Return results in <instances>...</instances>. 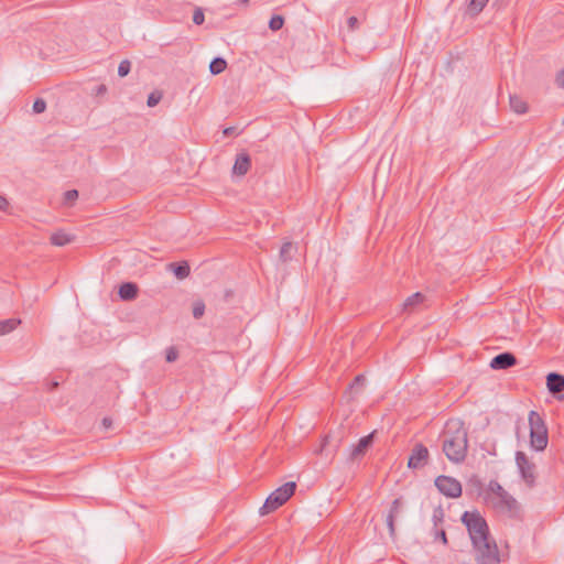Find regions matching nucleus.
Returning <instances> with one entry per match:
<instances>
[{"label": "nucleus", "mask_w": 564, "mask_h": 564, "mask_svg": "<svg viewBox=\"0 0 564 564\" xmlns=\"http://www.w3.org/2000/svg\"><path fill=\"white\" fill-rule=\"evenodd\" d=\"M118 293L123 301L134 300L138 295V285L132 282H124L120 285Z\"/></svg>", "instance_id": "14"}, {"label": "nucleus", "mask_w": 564, "mask_h": 564, "mask_svg": "<svg viewBox=\"0 0 564 564\" xmlns=\"http://www.w3.org/2000/svg\"><path fill=\"white\" fill-rule=\"evenodd\" d=\"M204 21H205V15H204L203 10L200 8H197L193 14V22L197 25H200L204 23Z\"/></svg>", "instance_id": "30"}, {"label": "nucleus", "mask_w": 564, "mask_h": 564, "mask_svg": "<svg viewBox=\"0 0 564 564\" xmlns=\"http://www.w3.org/2000/svg\"><path fill=\"white\" fill-rule=\"evenodd\" d=\"M232 130H234L232 128H227L224 130V133L229 134V133H231Z\"/></svg>", "instance_id": "42"}, {"label": "nucleus", "mask_w": 564, "mask_h": 564, "mask_svg": "<svg viewBox=\"0 0 564 564\" xmlns=\"http://www.w3.org/2000/svg\"><path fill=\"white\" fill-rule=\"evenodd\" d=\"M130 69H131L130 61L123 59V61L120 62V64L118 66V75L120 77H124V76H127L130 73Z\"/></svg>", "instance_id": "25"}, {"label": "nucleus", "mask_w": 564, "mask_h": 564, "mask_svg": "<svg viewBox=\"0 0 564 564\" xmlns=\"http://www.w3.org/2000/svg\"><path fill=\"white\" fill-rule=\"evenodd\" d=\"M546 387L552 394L564 390V376L557 372H550L546 377Z\"/></svg>", "instance_id": "13"}, {"label": "nucleus", "mask_w": 564, "mask_h": 564, "mask_svg": "<svg viewBox=\"0 0 564 564\" xmlns=\"http://www.w3.org/2000/svg\"><path fill=\"white\" fill-rule=\"evenodd\" d=\"M505 492H506V490L502 488V486L498 481L490 480L486 496L498 497Z\"/></svg>", "instance_id": "21"}, {"label": "nucleus", "mask_w": 564, "mask_h": 564, "mask_svg": "<svg viewBox=\"0 0 564 564\" xmlns=\"http://www.w3.org/2000/svg\"><path fill=\"white\" fill-rule=\"evenodd\" d=\"M250 0H238L237 4L248 6Z\"/></svg>", "instance_id": "40"}, {"label": "nucleus", "mask_w": 564, "mask_h": 564, "mask_svg": "<svg viewBox=\"0 0 564 564\" xmlns=\"http://www.w3.org/2000/svg\"><path fill=\"white\" fill-rule=\"evenodd\" d=\"M435 486L446 497L458 498L462 495V485L453 477L441 475L435 479Z\"/></svg>", "instance_id": "7"}, {"label": "nucleus", "mask_w": 564, "mask_h": 564, "mask_svg": "<svg viewBox=\"0 0 564 564\" xmlns=\"http://www.w3.org/2000/svg\"><path fill=\"white\" fill-rule=\"evenodd\" d=\"M394 520H395V518H393V514L387 516V525H388L389 533L391 536H394V533H395Z\"/></svg>", "instance_id": "32"}, {"label": "nucleus", "mask_w": 564, "mask_h": 564, "mask_svg": "<svg viewBox=\"0 0 564 564\" xmlns=\"http://www.w3.org/2000/svg\"><path fill=\"white\" fill-rule=\"evenodd\" d=\"M516 364V356L509 351H506L495 356L490 361V367L495 370H503L513 367Z\"/></svg>", "instance_id": "11"}, {"label": "nucleus", "mask_w": 564, "mask_h": 564, "mask_svg": "<svg viewBox=\"0 0 564 564\" xmlns=\"http://www.w3.org/2000/svg\"><path fill=\"white\" fill-rule=\"evenodd\" d=\"M177 359V351L174 348H170L166 352V361L173 362Z\"/></svg>", "instance_id": "35"}, {"label": "nucleus", "mask_w": 564, "mask_h": 564, "mask_svg": "<svg viewBox=\"0 0 564 564\" xmlns=\"http://www.w3.org/2000/svg\"><path fill=\"white\" fill-rule=\"evenodd\" d=\"M477 552L478 564H499L500 556L496 542L494 540L486 541L474 546Z\"/></svg>", "instance_id": "5"}, {"label": "nucleus", "mask_w": 564, "mask_h": 564, "mask_svg": "<svg viewBox=\"0 0 564 564\" xmlns=\"http://www.w3.org/2000/svg\"><path fill=\"white\" fill-rule=\"evenodd\" d=\"M429 449L423 444H416L409 458L408 466L410 468H421L427 463Z\"/></svg>", "instance_id": "9"}, {"label": "nucleus", "mask_w": 564, "mask_h": 564, "mask_svg": "<svg viewBox=\"0 0 564 564\" xmlns=\"http://www.w3.org/2000/svg\"><path fill=\"white\" fill-rule=\"evenodd\" d=\"M251 166L250 155L246 152L237 154L235 164L232 166V173L237 176H243L248 173Z\"/></svg>", "instance_id": "12"}, {"label": "nucleus", "mask_w": 564, "mask_h": 564, "mask_svg": "<svg viewBox=\"0 0 564 564\" xmlns=\"http://www.w3.org/2000/svg\"><path fill=\"white\" fill-rule=\"evenodd\" d=\"M19 323L20 321L15 318L0 321V336L7 335L14 330Z\"/></svg>", "instance_id": "19"}, {"label": "nucleus", "mask_w": 564, "mask_h": 564, "mask_svg": "<svg viewBox=\"0 0 564 564\" xmlns=\"http://www.w3.org/2000/svg\"><path fill=\"white\" fill-rule=\"evenodd\" d=\"M489 0H471L470 10L478 14L486 7Z\"/></svg>", "instance_id": "26"}, {"label": "nucleus", "mask_w": 564, "mask_h": 564, "mask_svg": "<svg viewBox=\"0 0 564 564\" xmlns=\"http://www.w3.org/2000/svg\"><path fill=\"white\" fill-rule=\"evenodd\" d=\"M102 426L107 430L110 429L112 425V421L109 417H104L101 421Z\"/></svg>", "instance_id": "38"}, {"label": "nucleus", "mask_w": 564, "mask_h": 564, "mask_svg": "<svg viewBox=\"0 0 564 564\" xmlns=\"http://www.w3.org/2000/svg\"><path fill=\"white\" fill-rule=\"evenodd\" d=\"M562 123H563V126H564V117H563Z\"/></svg>", "instance_id": "44"}, {"label": "nucleus", "mask_w": 564, "mask_h": 564, "mask_svg": "<svg viewBox=\"0 0 564 564\" xmlns=\"http://www.w3.org/2000/svg\"><path fill=\"white\" fill-rule=\"evenodd\" d=\"M425 296L421 292H416L409 296L402 304V310L404 312L411 313L421 304H423Z\"/></svg>", "instance_id": "15"}, {"label": "nucleus", "mask_w": 564, "mask_h": 564, "mask_svg": "<svg viewBox=\"0 0 564 564\" xmlns=\"http://www.w3.org/2000/svg\"><path fill=\"white\" fill-rule=\"evenodd\" d=\"M485 500L494 509L502 513L511 514L519 509L517 500L508 491L498 497L485 496Z\"/></svg>", "instance_id": "6"}, {"label": "nucleus", "mask_w": 564, "mask_h": 564, "mask_svg": "<svg viewBox=\"0 0 564 564\" xmlns=\"http://www.w3.org/2000/svg\"><path fill=\"white\" fill-rule=\"evenodd\" d=\"M106 91V86L101 85L99 88H98V93H104Z\"/></svg>", "instance_id": "41"}, {"label": "nucleus", "mask_w": 564, "mask_h": 564, "mask_svg": "<svg viewBox=\"0 0 564 564\" xmlns=\"http://www.w3.org/2000/svg\"><path fill=\"white\" fill-rule=\"evenodd\" d=\"M58 386V382L54 381L52 382V388H56Z\"/></svg>", "instance_id": "43"}, {"label": "nucleus", "mask_w": 564, "mask_h": 564, "mask_svg": "<svg viewBox=\"0 0 564 564\" xmlns=\"http://www.w3.org/2000/svg\"><path fill=\"white\" fill-rule=\"evenodd\" d=\"M50 240L52 245L63 247L70 243L74 240V236L65 231H57L51 236Z\"/></svg>", "instance_id": "17"}, {"label": "nucleus", "mask_w": 564, "mask_h": 564, "mask_svg": "<svg viewBox=\"0 0 564 564\" xmlns=\"http://www.w3.org/2000/svg\"><path fill=\"white\" fill-rule=\"evenodd\" d=\"M462 522L466 525L474 546L490 540L488 524L479 512L465 511Z\"/></svg>", "instance_id": "2"}, {"label": "nucleus", "mask_w": 564, "mask_h": 564, "mask_svg": "<svg viewBox=\"0 0 564 564\" xmlns=\"http://www.w3.org/2000/svg\"><path fill=\"white\" fill-rule=\"evenodd\" d=\"M9 206V202L4 196L0 195V210H6Z\"/></svg>", "instance_id": "37"}, {"label": "nucleus", "mask_w": 564, "mask_h": 564, "mask_svg": "<svg viewBox=\"0 0 564 564\" xmlns=\"http://www.w3.org/2000/svg\"><path fill=\"white\" fill-rule=\"evenodd\" d=\"M400 507H401V500L399 498L394 499L392 501L389 514H393V518H395L400 512Z\"/></svg>", "instance_id": "31"}, {"label": "nucleus", "mask_w": 564, "mask_h": 564, "mask_svg": "<svg viewBox=\"0 0 564 564\" xmlns=\"http://www.w3.org/2000/svg\"><path fill=\"white\" fill-rule=\"evenodd\" d=\"M510 107L516 113L519 115L525 113L528 110L527 102L518 96H510Z\"/></svg>", "instance_id": "18"}, {"label": "nucleus", "mask_w": 564, "mask_h": 564, "mask_svg": "<svg viewBox=\"0 0 564 564\" xmlns=\"http://www.w3.org/2000/svg\"><path fill=\"white\" fill-rule=\"evenodd\" d=\"M205 313V303L203 301H196L193 304V316L198 319L203 317Z\"/></svg>", "instance_id": "24"}, {"label": "nucleus", "mask_w": 564, "mask_h": 564, "mask_svg": "<svg viewBox=\"0 0 564 564\" xmlns=\"http://www.w3.org/2000/svg\"><path fill=\"white\" fill-rule=\"evenodd\" d=\"M528 420L530 425L531 447L538 452L545 449L547 446L549 436L544 420L535 411H530Z\"/></svg>", "instance_id": "3"}, {"label": "nucleus", "mask_w": 564, "mask_h": 564, "mask_svg": "<svg viewBox=\"0 0 564 564\" xmlns=\"http://www.w3.org/2000/svg\"><path fill=\"white\" fill-rule=\"evenodd\" d=\"M437 535L441 538V540L443 541L444 544L447 543V538H446L445 531L442 530L441 532L437 533Z\"/></svg>", "instance_id": "39"}, {"label": "nucleus", "mask_w": 564, "mask_h": 564, "mask_svg": "<svg viewBox=\"0 0 564 564\" xmlns=\"http://www.w3.org/2000/svg\"><path fill=\"white\" fill-rule=\"evenodd\" d=\"M227 67V62L223 57H215L209 64V72L213 75L223 73Z\"/></svg>", "instance_id": "20"}, {"label": "nucleus", "mask_w": 564, "mask_h": 564, "mask_svg": "<svg viewBox=\"0 0 564 564\" xmlns=\"http://www.w3.org/2000/svg\"><path fill=\"white\" fill-rule=\"evenodd\" d=\"M296 489V484L294 481H289L276 488L270 496L267 498L263 506L260 508V514H268L282 505H284L294 494Z\"/></svg>", "instance_id": "4"}, {"label": "nucleus", "mask_w": 564, "mask_h": 564, "mask_svg": "<svg viewBox=\"0 0 564 564\" xmlns=\"http://www.w3.org/2000/svg\"><path fill=\"white\" fill-rule=\"evenodd\" d=\"M292 242H284L280 249V258L285 262L289 261L292 258V250H293Z\"/></svg>", "instance_id": "22"}, {"label": "nucleus", "mask_w": 564, "mask_h": 564, "mask_svg": "<svg viewBox=\"0 0 564 564\" xmlns=\"http://www.w3.org/2000/svg\"><path fill=\"white\" fill-rule=\"evenodd\" d=\"M169 269L171 271H173V273L175 274V276L178 280L186 279L191 273L189 264L186 261H182L178 263H176V262L170 263Z\"/></svg>", "instance_id": "16"}, {"label": "nucleus", "mask_w": 564, "mask_h": 564, "mask_svg": "<svg viewBox=\"0 0 564 564\" xmlns=\"http://www.w3.org/2000/svg\"><path fill=\"white\" fill-rule=\"evenodd\" d=\"M33 112L42 113L46 109V101L43 98H36L33 102Z\"/></svg>", "instance_id": "28"}, {"label": "nucleus", "mask_w": 564, "mask_h": 564, "mask_svg": "<svg viewBox=\"0 0 564 564\" xmlns=\"http://www.w3.org/2000/svg\"><path fill=\"white\" fill-rule=\"evenodd\" d=\"M467 430L460 420H448L443 431V452L453 463H462L467 455Z\"/></svg>", "instance_id": "1"}, {"label": "nucleus", "mask_w": 564, "mask_h": 564, "mask_svg": "<svg viewBox=\"0 0 564 564\" xmlns=\"http://www.w3.org/2000/svg\"><path fill=\"white\" fill-rule=\"evenodd\" d=\"M556 84L558 87L564 88V68L561 69L556 75Z\"/></svg>", "instance_id": "36"}, {"label": "nucleus", "mask_w": 564, "mask_h": 564, "mask_svg": "<svg viewBox=\"0 0 564 564\" xmlns=\"http://www.w3.org/2000/svg\"><path fill=\"white\" fill-rule=\"evenodd\" d=\"M516 463L521 474L523 480L531 487L534 484L535 475L534 469L535 466L532 464L527 455L523 452H517L516 454Z\"/></svg>", "instance_id": "8"}, {"label": "nucleus", "mask_w": 564, "mask_h": 564, "mask_svg": "<svg viewBox=\"0 0 564 564\" xmlns=\"http://www.w3.org/2000/svg\"><path fill=\"white\" fill-rule=\"evenodd\" d=\"M162 99V93L160 91H153L149 95L148 97V100H147V105L149 107H154L156 106Z\"/></svg>", "instance_id": "27"}, {"label": "nucleus", "mask_w": 564, "mask_h": 564, "mask_svg": "<svg viewBox=\"0 0 564 564\" xmlns=\"http://www.w3.org/2000/svg\"><path fill=\"white\" fill-rule=\"evenodd\" d=\"M375 431L361 437L356 445L351 446L349 458L355 460L366 454L368 448L372 445L375 438Z\"/></svg>", "instance_id": "10"}, {"label": "nucleus", "mask_w": 564, "mask_h": 564, "mask_svg": "<svg viewBox=\"0 0 564 564\" xmlns=\"http://www.w3.org/2000/svg\"><path fill=\"white\" fill-rule=\"evenodd\" d=\"M359 21L356 17H350L347 20V25L349 30L355 31L358 28Z\"/></svg>", "instance_id": "34"}, {"label": "nucleus", "mask_w": 564, "mask_h": 564, "mask_svg": "<svg viewBox=\"0 0 564 564\" xmlns=\"http://www.w3.org/2000/svg\"><path fill=\"white\" fill-rule=\"evenodd\" d=\"M365 382V377L362 375H358L354 381L351 382V384L349 386L350 389H354L356 387H361Z\"/></svg>", "instance_id": "33"}, {"label": "nucleus", "mask_w": 564, "mask_h": 564, "mask_svg": "<svg viewBox=\"0 0 564 564\" xmlns=\"http://www.w3.org/2000/svg\"><path fill=\"white\" fill-rule=\"evenodd\" d=\"M78 197V192L76 189H69L64 194V200L66 204H73Z\"/></svg>", "instance_id": "29"}, {"label": "nucleus", "mask_w": 564, "mask_h": 564, "mask_svg": "<svg viewBox=\"0 0 564 564\" xmlns=\"http://www.w3.org/2000/svg\"><path fill=\"white\" fill-rule=\"evenodd\" d=\"M284 24V19L281 15H273L269 21V28L272 31H279Z\"/></svg>", "instance_id": "23"}]
</instances>
